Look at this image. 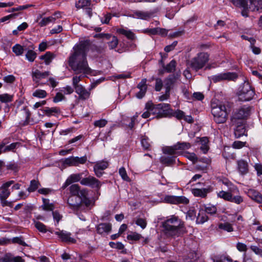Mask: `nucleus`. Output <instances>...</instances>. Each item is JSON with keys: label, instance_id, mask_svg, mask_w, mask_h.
Segmentation results:
<instances>
[{"label": "nucleus", "instance_id": "51", "mask_svg": "<svg viewBox=\"0 0 262 262\" xmlns=\"http://www.w3.org/2000/svg\"><path fill=\"white\" fill-rule=\"evenodd\" d=\"M119 172L122 179L126 181H130V179L127 174L126 170L123 167H121L119 169Z\"/></svg>", "mask_w": 262, "mask_h": 262}, {"label": "nucleus", "instance_id": "14", "mask_svg": "<svg viewBox=\"0 0 262 262\" xmlns=\"http://www.w3.org/2000/svg\"><path fill=\"white\" fill-rule=\"evenodd\" d=\"M80 196L71 195L69 197L67 203L70 208L74 211H78L81 208Z\"/></svg>", "mask_w": 262, "mask_h": 262}, {"label": "nucleus", "instance_id": "38", "mask_svg": "<svg viewBox=\"0 0 262 262\" xmlns=\"http://www.w3.org/2000/svg\"><path fill=\"white\" fill-rule=\"evenodd\" d=\"M108 166V164L107 162L104 161H101L97 162L94 165V168L96 169H99L101 170H104L106 168H107Z\"/></svg>", "mask_w": 262, "mask_h": 262}, {"label": "nucleus", "instance_id": "45", "mask_svg": "<svg viewBox=\"0 0 262 262\" xmlns=\"http://www.w3.org/2000/svg\"><path fill=\"white\" fill-rule=\"evenodd\" d=\"M244 200L241 195H237L233 196L232 193L231 195V199L229 202L235 203L236 204H240L243 202Z\"/></svg>", "mask_w": 262, "mask_h": 262}, {"label": "nucleus", "instance_id": "3", "mask_svg": "<svg viewBox=\"0 0 262 262\" xmlns=\"http://www.w3.org/2000/svg\"><path fill=\"white\" fill-rule=\"evenodd\" d=\"M145 108L146 111L142 115L143 118H149L152 115L159 119L169 117L171 114L170 105L167 103L154 104L151 101H148L146 103Z\"/></svg>", "mask_w": 262, "mask_h": 262}, {"label": "nucleus", "instance_id": "17", "mask_svg": "<svg viewBox=\"0 0 262 262\" xmlns=\"http://www.w3.org/2000/svg\"><path fill=\"white\" fill-rule=\"evenodd\" d=\"M75 92L78 95L79 100H85L88 99L91 95L90 91L86 90L82 85L77 86L75 89Z\"/></svg>", "mask_w": 262, "mask_h": 262}, {"label": "nucleus", "instance_id": "50", "mask_svg": "<svg viewBox=\"0 0 262 262\" xmlns=\"http://www.w3.org/2000/svg\"><path fill=\"white\" fill-rule=\"evenodd\" d=\"M26 57L29 61L32 62L36 57V54L32 50H29L26 54Z\"/></svg>", "mask_w": 262, "mask_h": 262}, {"label": "nucleus", "instance_id": "20", "mask_svg": "<svg viewBox=\"0 0 262 262\" xmlns=\"http://www.w3.org/2000/svg\"><path fill=\"white\" fill-rule=\"evenodd\" d=\"M235 125V128L234 129V135L236 138H240L246 134L245 126L243 122L237 121L236 124H233Z\"/></svg>", "mask_w": 262, "mask_h": 262}, {"label": "nucleus", "instance_id": "47", "mask_svg": "<svg viewBox=\"0 0 262 262\" xmlns=\"http://www.w3.org/2000/svg\"><path fill=\"white\" fill-rule=\"evenodd\" d=\"M230 1L236 7H242L247 6L246 0H230Z\"/></svg>", "mask_w": 262, "mask_h": 262}, {"label": "nucleus", "instance_id": "10", "mask_svg": "<svg viewBox=\"0 0 262 262\" xmlns=\"http://www.w3.org/2000/svg\"><path fill=\"white\" fill-rule=\"evenodd\" d=\"M87 161V157L83 156L81 157H71L66 158L62 161V165L65 166H77L79 164H83Z\"/></svg>", "mask_w": 262, "mask_h": 262}, {"label": "nucleus", "instance_id": "58", "mask_svg": "<svg viewBox=\"0 0 262 262\" xmlns=\"http://www.w3.org/2000/svg\"><path fill=\"white\" fill-rule=\"evenodd\" d=\"M65 97L63 94H62L60 92H58L56 93L55 96L53 98V102L55 103H57L64 100L65 99Z\"/></svg>", "mask_w": 262, "mask_h": 262}, {"label": "nucleus", "instance_id": "16", "mask_svg": "<svg viewBox=\"0 0 262 262\" xmlns=\"http://www.w3.org/2000/svg\"><path fill=\"white\" fill-rule=\"evenodd\" d=\"M81 202V207L82 204H83L86 207H89L91 205H93L94 203L92 200L88 197V190L85 189H82L80 191L79 194Z\"/></svg>", "mask_w": 262, "mask_h": 262}, {"label": "nucleus", "instance_id": "61", "mask_svg": "<svg viewBox=\"0 0 262 262\" xmlns=\"http://www.w3.org/2000/svg\"><path fill=\"white\" fill-rule=\"evenodd\" d=\"M18 144V143H12L9 145L4 146L3 149V152H6L8 151H10L11 150H13L16 147V145Z\"/></svg>", "mask_w": 262, "mask_h": 262}, {"label": "nucleus", "instance_id": "13", "mask_svg": "<svg viewBox=\"0 0 262 262\" xmlns=\"http://www.w3.org/2000/svg\"><path fill=\"white\" fill-rule=\"evenodd\" d=\"M54 233L57 235L62 242L68 243H75L76 242V239L71 237V233L70 232L58 229V231H55Z\"/></svg>", "mask_w": 262, "mask_h": 262}, {"label": "nucleus", "instance_id": "33", "mask_svg": "<svg viewBox=\"0 0 262 262\" xmlns=\"http://www.w3.org/2000/svg\"><path fill=\"white\" fill-rule=\"evenodd\" d=\"M232 194V190L230 191H225L223 190L220 191L217 193L219 198H222L226 201H230L231 195Z\"/></svg>", "mask_w": 262, "mask_h": 262}, {"label": "nucleus", "instance_id": "19", "mask_svg": "<svg viewBox=\"0 0 262 262\" xmlns=\"http://www.w3.org/2000/svg\"><path fill=\"white\" fill-rule=\"evenodd\" d=\"M178 77V75H170L164 79V87L166 90L169 92L170 91V90L172 89L174 84L176 83Z\"/></svg>", "mask_w": 262, "mask_h": 262}, {"label": "nucleus", "instance_id": "53", "mask_svg": "<svg viewBox=\"0 0 262 262\" xmlns=\"http://www.w3.org/2000/svg\"><path fill=\"white\" fill-rule=\"evenodd\" d=\"M35 227L40 232L45 233L47 232L46 226L40 222H35Z\"/></svg>", "mask_w": 262, "mask_h": 262}, {"label": "nucleus", "instance_id": "56", "mask_svg": "<svg viewBox=\"0 0 262 262\" xmlns=\"http://www.w3.org/2000/svg\"><path fill=\"white\" fill-rule=\"evenodd\" d=\"M81 76H74L72 79V84L74 89L81 85V84H79V82L81 81Z\"/></svg>", "mask_w": 262, "mask_h": 262}, {"label": "nucleus", "instance_id": "59", "mask_svg": "<svg viewBox=\"0 0 262 262\" xmlns=\"http://www.w3.org/2000/svg\"><path fill=\"white\" fill-rule=\"evenodd\" d=\"M142 237L141 234L137 233H133L132 234L128 235L127 236V238L129 240H134V241H138Z\"/></svg>", "mask_w": 262, "mask_h": 262}, {"label": "nucleus", "instance_id": "34", "mask_svg": "<svg viewBox=\"0 0 262 262\" xmlns=\"http://www.w3.org/2000/svg\"><path fill=\"white\" fill-rule=\"evenodd\" d=\"M56 20V17L53 16H50L47 17L43 18L41 21L39 23V24L40 26L43 27L47 25L50 24V23L54 22Z\"/></svg>", "mask_w": 262, "mask_h": 262}, {"label": "nucleus", "instance_id": "5", "mask_svg": "<svg viewBox=\"0 0 262 262\" xmlns=\"http://www.w3.org/2000/svg\"><path fill=\"white\" fill-rule=\"evenodd\" d=\"M209 60V55L206 52H200L188 62L190 68L195 71L203 69Z\"/></svg>", "mask_w": 262, "mask_h": 262}, {"label": "nucleus", "instance_id": "21", "mask_svg": "<svg viewBox=\"0 0 262 262\" xmlns=\"http://www.w3.org/2000/svg\"><path fill=\"white\" fill-rule=\"evenodd\" d=\"M88 171L85 170L82 172L71 174L67 179V183L69 184H71L73 182H77L78 181L80 182V181L82 179V176H84L86 177L88 175Z\"/></svg>", "mask_w": 262, "mask_h": 262}, {"label": "nucleus", "instance_id": "7", "mask_svg": "<svg viewBox=\"0 0 262 262\" xmlns=\"http://www.w3.org/2000/svg\"><path fill=\"white\" fill-rule=\"evenodd\" d=\"M191 146L189 142H178L173 146L165 147L164 153L169 155L182 154L183 151L189 149Z\"/></svg>", "mask_w": 262, "mask_h": 262}, {"label": "nucleus", "instance_id": "41", "mask_svg": "<svg viewBox=\"0 0 262 262\" xmlns=\"http://www.w3.org/2000/svg\"><path fill=\"white\" fill-rule=\"evenodd\" d=\"M13 95L8 94H4L0 95V101L2 103H7L12 101Z\"/></svg>", "mask_w": 262, "mask_h": 262}, {"label": "nucleus", "instance_id": "2", "mask_svg": "<svg viewBox=\"0 0 262 262\" xmlns=\"http://www.w3.org/2000/svg\"><path fill=\"white\" fill-rule=\"evenodd\" d=\"M163 231L167 237H178L186 232L184 222L176 215H171L162 223Z\"/></svg>", "mask_w": 262, "mask_h": 262}, {"label": "nucleus", "instance_id": "22", "mask_svg": "<svg viewBox=\"0 0 262 262\" xmlns=\"http://www.w3.org/2000/svg\"><path fill=\"white\" fill-rule=\"evenodd\" d=\"M146 83V79H143L138 84L137 88L140 90V91L136 94V96L137 98L139 99L142 98L145 95L147 91V85Z\"/></svg>", "mask_w": 262, "mask_h": 262}, {"label": "nucleus", "instance_id": "63", "mask_svg": "<svg viewBox=\"0 0 262 262\" xmlns=\"http://www.w3.org/2000/svg\"><path fill=\"white\" fill-rule=\"evenodd\" d=\"M170 97V92L165 90V94L161 95L158 97L159 101H163L168 99Z\"/></svg>", "mask_w": 262, "mask_h": 262}, {"label": "nucleus", "instance_id": "52", "mask_svg": "<svg viewBox=\"0 0 262 262\" xmlns=\"http://www.w3.org/2000/svg\"><path fill=\"white\" fill-rule=\"evenodd\" d=\"M136 224L140 226L143 229H145L147 225L146 219L143 218H138L136 221Z\"/></svg>", "mask_w": 262, "mask_h": 262}, {"label": "nucleus", "instance_id": "11", "mask_svg": "<svg viewBox=\"0 0 262 262\" xmlns=\"http://www.w3.org/2000/svg\"><path fill=\"white\" fill-rule=\"evenodd\" d=\"M80 184L97 189H99L101 186V183L98 179L89 174L81 179Z\"/></svg>", "mask_w": 262, "mask_h": 262}, {"label": "nucleus", "instance_id": "30", "mask_svg": "<svg viewBox=\"0 0 262 262\" xmlns=\"http://www.w3.org/2000/svg\"><path fill=\"white\" fill-rule=\"evenodd\" d=\"M154 23H152L149 28L145 29L143 33H166L167 30L159 27H154Z\"/></svg>", "mask_w": 262, "mask_h": 262}, {"label": "nucleus", "instance_id": "29", "mask_svg": "<svg viewBox=\"0 0 262 262\" xmlns=\"http://www.w3.org/2000/svg\"><path fill=\"white\" fill-rule=\"evenodd\" d=\"M134 15L138 18L147 20L152 17L153 13L148 11H137Z\"/></svg>", "mask_w": 262, "mask_h": 262}, {"label": "nucleus", "instance_id": "60", "mask_svg": "<svg viewBox=\"0 0 262 262\" xmlns=\"http://www.w3.org/2000/svg\"><path fill=\"white\" fill-rule=\"evenodd\" d=\"M246 144V142H242L240 141H234L232 144V147L235 149H239L245 146Z\"/></svg>", "mask_w": 262, "mask_h": 262}, {"label": "nucleus", "instance_id": "1", "mask_svg": "<svg viewBox=\"0 0 262 262\" xmlns=\"http://www.w3.org/2000/svg\"><path fill=\"white\" fill-rule=\"evenodd\" d=\"M90 42L88 40L80 41L73 48L74 52L69 58V64L76 74H90L92 70L86 60V53Z\"/></svg>", "mask_w": 262, "mask_h": 262}, {"label": "nucleus", "instance_id": "37", "mask_svg": "<svg viewBox=\"0 0 262 262\" xmlns=\"http://www.w3.org/2000/svg\"><path fill=\"white\" fill-rule=\"evenodd\" d=\"M219 228L220 229L226 231L227 232H232L233 231V228L232 225L228 222L219 224Z\"/></svg>", "mask_w": 262, "mask_h": 262}, {"label": "nucleus", "instance_id": "36", "mask_svg": "<svg viewBox=\"0 0 262 262\" xmlns=\"http://www.w3.org/2000/svg\"><path fill=\"white\" fill-rule=\"evenodd\" d=\"M69 190L71 195H77L79 196L80 191V187L78 184H73L72 185L70 188Z\"/></svg>", "mask_w": 262, "mask_h": 262}, {"label": "nucleus", "instance_id": "35", "mask_svg": "<svg viewBox=\"0 0 262 262\" xmlns=\"http://www.w3.org/2000/svg\"><path fill=\"white\" fill-rule=\"evenodd\" d=\"M54 58L53 54L50 52H47L45 55L40 56V59L43 60L46 64H49L52 59Z\"/></svg>", "mask_w": 262, "mask_h": 262}, {"label": "nucleus", "instance_id": "64", "mask_svg": "<svg viewBox=\"0 0 262 262\" xmlns=\"http://www.w3.org/2000/svg\"><path fill=\"white\" fill-rule=\"evenodd\" d=\"M205 211L208 214H214L216 212V208L214 206H210L206 207Z\"/></svg>", "mask_w": 262, "mask_h": 262}, {"label": "nucleus", "instance_id": "18", "mask_svg": "<svg viewBox=\"0 0 262 262\" xmlns=\"http://www.w3.org/2000/svg\"><path fill=\"white\" fill-rule=\"evenodd\" d=\"M14 181L13 180L9 181L4 183L0 187V198H8L10 195V191L9 187L13 184Z\"/></svg>", "mask_w": 262, "mask_h": 262}, {"label": "nucleus", "instance_id": "23", "mask_svg": "<svg viewBox=\"0 0 262 262\" xmlns=\"http://www.w3.org/2000/svg\"><path fill=\"white\" fill-rule=\"evenodd\" d=\"M249 9L252 11L262 12V0H250Z\"/></svg>", "mask_w": 262, "mask_h": 262}, {"label": "nucleus", "instance_id": "62", "mask_svg": "<svg viewBox=\"0 0 262 262\" xmlns=\"http://www.w3.org/2000/svg\"><path fill=\"white\" fill-rule=\"evenodd\" d=\"M118 39L116 37L113 36L112 37V40L110 41L108 43V46L111 49H113L116 48L118 45Z\"/></svg>", "mask_w": 262, "mask_h": 262}, {"label": "nucleus", "instance_id": "25", "mask_svg": "<svg viewBox=\"0 0 262 262\" xmlns=\"http://www.w3.org/2000/svg\"><path fill=\"white\" fill-rule=\"evenodd\" d=\"M112 229L111 224L110 223H101L97 227V231L99 234L108 233Z\"/></svg>", "mask_w": 262, "mask_h": 262}, {"label": "nucleus", "instance_id": "40", "mask_svg": "<svg viewBox=\"0 0 262 262\" xmlns=\"http://www.w3.org/2000/svg\"><path fill=\"white\" fill-rule=\"evenodd\" d=\"M43 205H42V207L43 210L47 211H52L54 209V207L52 203H49V200L46 199H43Z\"/></svg>", "mask_w": 262, "mask_h": 262}, {"label": "nucleus", "instance_id": "54", "mask_svg": "<svg viewBox=\"0 0 262 262\" xmlns=\"http://www.w3.org/2000/svg\"><path fill=\"white\" fill-rule=\"evenodd\" d=\"M107 123V121L105 119H100L94 121V125L95 127H103L106 125Z\"/></svg>", "mask_w": 262, "mask_h": 262}, {"label": "nucleus", "instance_id": "44", "mask_svg": "<svg viewBox=\"0 0 262 262\" xmlns=\"http://www.w3.org/2000/svg\"><path fill=\"white\" fill-rule=\"evenodd\" d=\"M39 183L35 180H32L30 182V186L28 188L27 190L29 192H33L35 191L39 187Z\"/></svg>", "mask_w": 262, "mask_h": 262}, {"label": "nucleus", "instance_id": "15", "mask_svg": "<svg viewBox=\"0 0 262 262\" xmlns=\"http://www.w3.org/2000/svg\"><path fill=\"white\" fill-rule=\"evenodd\" d=\"M50 72L49 71L41 72L38 70H36L32 72V77L33 81L37 84V86H38L39 85H43L45 83H40L39 81L41 79L45 78L46 77L50 75Z\"/></svg>", "mask_w": 262, "mask_h": 262}, {"label": "nucleus", "instance_id": "31", "mask_svg": "<svg viewBox=\"0 0 262 262\" xmlns=\"http://www.w3.org/2000/svg\"><path fill=\"white\" fill-rule=\"evenodd\" d=\"M75 6L77 9H85L91 6V0H79Z\"/></svg>", "mask_w": 262, "mask_h": 262}, {"label": "nucleus", "instance_id": "46", "mask_svg": "<svg viewBox=\"0 0 262 262\" xmlns=\"http://www.w3.org/2000/svg\"><path fill=\"white\" fill-rule=\"evenodd\" d=\"M176 62L175 60H171L165 68L166 71L168 73L172 72L175 70Z\"/></svg>", "mask_w": 262, "mask_h": 262}, {"label": "nucleus", "instance_id": "4", "mask_svg": "<svg viewBox=\"0 0 262 262\" xmlns=\"http://www.w3.org/2000/svg\"><path fill=\"white\" fill-rule=\"evenodd\" d=\"M232 104L227 101L211 102V113L214 121L217 123H225L231 112Z\"/></svg>", "mask_w": 262, "mask_h": 262}, {"label": "nucleus", "instance_id": "42", "mask_svg": "<svg viewBox=\"0 0 262 262\" xmlns=\"http://www.w3.org/2000/svg\"><path fill=\"white\" fill-rule=\"evenodd\" d=\"M47 95V93L45 90H36L33 93V96L35 97L39 98H44Z\"/></svg>", "mask_w": 262, "mask_h": 262}, {"label": "nucleus", "instance_id": "57", "mask_svg": "<svg viewBox=\"0 0 262 262\" xmlns=\"http://www.w3.org/2000/svg\"><path fill=\"white\" fill-rule=\"evenodd\" d=\"M163 85V82L161 79L157 78L156 79L155 90L159 92L161 90Z\"/></svg>", "mask_w": 262, "mask_h": 262}, {"label": "nucleus", "instance_id": "27", "mask_svg": "<svg viewBox=\"0 0 262 262\" xmlns=\"http://www.w3.org/2000/svg\"><path fill=\"white\" fill-rule=\"evenodd\" d=\"M238 169L242 174H245L248 171V165L246 161L240 160L237 161Z\"/></svg>", "mask_w": 262, "mask_h": 262}, {"label": "nucleus", "instance_id": "43", "mask_svg": "<svg viewBox=\"0 0 262 262\" xmlns=\"http://www.w3.org/2000/svg\"><path fill=\"white\" fill-rule=\"evenodd\" d=\"M213 262H232V260L229 256L221 255L216 256L213 259Z\"/></svg>", "mask_w": 262, "mask_h": 262}, {"label": "nucleus", "instance_id": "12", "mask_svg": "<svg viewBox=\"0 0 262 262\" xmlns=\"http://www.w3.org/2000/svg\"><path fill=\"white\" fill-rule=\"evenodd\" d=\"M164 201L167 203L174 204L180 203L187 204L189 203V200L184 196L166 195L164 198Z\"/></svg>", "mask_w": 262, "mask_h": 262}, {"label": "nucleus", "instance_id": "26", "mask_svg": "<svg viewBox=\"0 0 262 262\" xmlns=\"http://www.w3.org/2000/svg\"><path fill=\"white\" fill-rule=\"evenodd\" d=\"M211 191L209 188L199 189L194 188L192 190V193L195 196H199L201 198H205L209 192Z\"/></svg>", "mask_w": 262, "mask_h": 262}, {"label": "nucleus", "instance_id": "48", "mask_svg": "<svg viewBox=\"0 0 262 262\" xmlns=\"http://www.w3.org/2000/svg\"><path fill=\"white\" fill-rule=\"evenodd\" d=\"M171 114L169 116H173L176 117L179 120L183 119L185 115L184 112L181 110H177L175 112L172 113V110H171Z\"/></svg>", "mask_w": 262, "mask_h": 262}, {"label": "nucleus", "instance_id": "24", "mask_svg": "<svg viewBox=\"0 0 262 262\" xmlns=\"http://www.w3.org/2000/svg\"><path fill=\"white\" fill-rule=\"evenodd\" d=\"M248 195L252 200L258 202L262 203V195L257 191L250 189L248 190Z\"/></svg>", "mask_w": 262, "mask_h": 262}, {"label": "nucleus", "instance_id": "49", "mask_svg": "<svg viewBox=\"0 0 262 262\" xmlns=\"http://www.w3.org/2000/svg\"><path fill=\"white\" fill-rule=\"evenodd\" d=\"M13 52L17 56L23 53L24 49L22 46L19 45H15L12 48Z\"/></svg>", "mask_w": 262, "mask_h": 262}, {"label": "nucleus", "instance_id": "39", "mask_svg": "<svg viewBox=\"0 0 262 262\" xmlns=\"http://www.w3.org/2000/svg\"><path fill=\"white\" fill-rule=\"evenodd\" d=\"M207 215L203 212H200L196 217V222L197 224H203L208 220Z\"/></svg>", "mask_w": 262, "mask_h": 262}, {"label": "nucleus", "instance_id": "8", "mask_svg": "<svg viewBox=\"0 0 262 262\" xmlns=\"http://www.w3.org/2000/svg\"><path fill=\"white\" fill-rule=\"evenodd\" d=\"M252 107L247 105H244L238 109L233 115L231 118L232 124H236L238 120L243 122V120L246 119L251 113Z\"/></svg>", "mask_w": 262, "mask_h": 262}, {"label": "nucleus", "instance_id": "6", "mask_svg": "<svg viewBox=\"0 0 262 262\" xmlns=\"http://www.w3.org/2000/svg\"><path fill=\"white\" fill-rule=\"evenodd\" d=\"M238 100L241 101H248L253 99L255 92L250 84L245 82L238 93Z\"/></svg>", "mask_w": 262, "mask_h": 262}, {"label": "nucleus", "instance_id": "9", "mask_svg": "<svg viewBox=\"0 0 262 262\" xmlns=\"http://www.w3.org/2000/svg\"><path fill=\"white\" fill-rule=\"evenodd\" d=\"M237 77L236 73L233 72H226L220 73L209 77L210 81L214 83L220 82L223 80H234Z\"/></svg>", "mask_w": 262, "mask_h": 262}, {"label": "nucleus", "instance_id": "28", "mask_svg": "<svg viewBox=\"0 0 262 262\" xmlns=\"http://www.w3.org/2000/svg\"><path fill=\"white\" fill-rule=\"evenodd\" d=\"M175 157L162 156L160 159V161L162 164L166 166H171L176 163Z\"/></svg>", "mask_w": 262, "mask_h": 262}, {"label": "nucleus", "instance_id": "55", "mask_svg": "<svg viewBox=\"0 0 262 262\" xmlns=\"http://www.w3.org/2000/svg\"><path fill=\"white\" fill-rule=\"evenodd\" d=\"M141 144L142 147L144 149L148 150L149 149V147L150 146V144L149 142V139L147 137L143 138L142 139L141 141Z\"/></svg>", "mask_w": 262, "mask_h": 262}, {"label": "nucleus", "instance_id": "32", "mask_svg": "<svg viewBox=\"0 0 262 262\" xmlns=\"http://www.w3.org/2000/svg\"><path fill=\"white\" fill-rule=\"evenodd\" d=\"M44 113L48 115H54L55 114H60V110L59 108L57 107H46L43 110Z\"/></svg>", "mask_w": 262, "mask_h": 262}]
</instances>
